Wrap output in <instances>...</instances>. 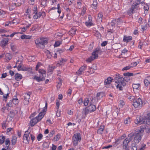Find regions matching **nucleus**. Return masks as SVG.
<instances>
[{"mask_svg":"<svg viewBox=\"0 0 150 150\" xmlns=\"http://www.w3.org/2000/svg\"><path fill=\"white\" fill-rule=\"evenodd\" d=\"M16 4L14 3L10 4L9 6V9L10 11H12L13 9L15 8L16 7H17Z\"/></svg>","mask_w":150,"mask_h":150,"instance_id":"c756f323","label":"nucleus"},{"mask_svg":"<svg viewBox=\"0 0 150 150\" xmlns=\"http://www.w3.org/2000/svg\"><path fill=\"white\" fill-rule=\"evenodd\" d=\"M15 80L17 81H20L22 78V76L18 73L16 74L14 76Z\"/></svg>","mask_w":150,"mask_h":150,"instance_id":"5701e85b","label":"nucleus"},{"mask_svg":"<svg viewBox=\"0 0 150 150\" xmlns=\"http://www.w3.org/2000/svg\"><path fill=\"white\" fill-rule=\"evenodd\" d=\"M134 133V141L135 143H138L141 141V130L138 129H137Z\"/></svg>","mask_w":150,"mask_h":150,"instance_id":"39448f33","label":"nucleus"},{"mask_svg":"<svg viewBox=\"0 0 150 150\" xmlns=\"http://www.w3.org/2000/svg\"><path fill=\"white\" fill-rule=\"evenodd\" d=\"M30 98V95L28 93H25L24 96V99L25 101L28 102Z\"/></svg>","mask_w":150,"mask_h":150,"instance_id":"7c9ffc66","label":"nucleus"},{"mask_svg":"<svg viewBox=\"0 0 150 150\" xmlns=\"http://www.w3.org/2000/svg\"><path fill=\"white\" fill-rule=\"evenodd\" d=\"M30 132L28 131H26L23 136V142L25 143H28L30 139L29 137Z\"/></svg>","mask_w":150,"mask_h":150,"instance_id":"1a4fd4ad","label":"nucleus"},{"mask_svg":"<svg viewBox=\"0 0 150 150\" xmlns=\"http://www.w3.org/2000/svg\"><path fill=\"white\" fill-rule=\"evenodd\" d=\"M61 44V42L59 41L56 42L54 44V46L55 47H57L59 46Z\"/></svg>","mask_w":150,"mask_h":150,"instance_id":"864d4df0","label":"nucleus"},{"mask_svg":"<svg viewBox=\"0 0 150 150\" xmlns=\"http://www.w3.org/2000/svg\"><path fill=\"white\" fill-rule=\"evenodd\" d=\"M123 75L125 76L129 77L130 76H134V74L133 73L127 72L124 73Z\"/></svg>","mask_w":150,"mask_h":150,"instance_id":"58836bf2","label":"nucleus"},{"mask_svg":"<svg viewBox=\"0 0 150 150\" xmlns=\"http://www.w3.org/2000/svg\"><path fill=\"white\" fill-rule=\"evenodd\" d=\"M5 139V137L2 135V136H0V144H3Z\"/></svg>","mask_w":150,"mask_h":150,"instance_id":"4c0bfd02","label":"nucleus"},{"mask_svg":"<svg viewBox=\"0 0 150 150\" xmlns=\"http://www.w3.org/2000/svg\"><path fill=\"white\" fill-rule=\"evenodd\" d=\"M142 6L143 11H144V16H145L148 13V10L149 9V6L147 4H145L144 3L141 2V6Z\"/></svg>","mask_w":150,"mask_h":150,"instance_id":"9d476101","label":"nucleus"},{"mask_svg":"<svg viewBox=\"0 0 150 150\" xmlns=\"http://www.w3.org/2000/svg\"><path fill=\"white\" fill-rule=\"evenodd\" d=\"M17 137L16 136H13L11 140V143L12 145H15L17 141Z\"/></svg>","mask_w":150,"mask_h":150,"instance_id":"e433bc0d","label":"nucleus"},{"mask_svg":"<svg viewBox=\"0 0 150 150\" xmlns=\"http://www.w3.org/2000/svg\"><path fill=\"white\" fill-rule=\"evenodd\" d=\"M129 142L127 141V140L126 139L123 142V147L124 149L125 150H129V149L127 147L128 143Z\"/></svg>","mask_w":150,"mask_h":150,"instance_id":"6ab92c4d","label":"nucleus"},{"mask_svg":"<svg viewBox=\"0 0 150 150\" xmlns=\"http://www.w3.org/2000/svg\"><path fill=\"white\" fill-rule=\"evenodd\" d=\"M104 95V93L103 92L98 93L96 96L97 100L99 99L102 98Z\"/></svg>","mask_w":150,"mask_h":150,"instance_id":"a878e982","label":"nucleus"},{"mask_svg":"<svg viewBox=\"0 0 150 150\" xmlns=\"http://www.w3.org/2000/svg\"><path fill=\"white\" fill-rule=\"evenodd\" d=\"M133 66H126L124 68H123L122 70L124 71V70H128L130 69Z\"/></svg>","mask_w":150,"mask_h":150,"instance_id":"49530a36","label":"nucleus"},{"mask_svg":"<svg viewBox=\"0 0 150 150\" xmlns=\"http://www.w3.org/2000/svg\"><path fill=\"white\" fill-rule=\"evenodd\" d=\"M104 128L103 125L100 126L99 129L98 130L97 133L99 134H101L103 133Z\"/></svg>","mask_w":150,"mask_h":150,"instance_id":"cd10ccee","label":"nucleus"},{"mask_svg":"<svg viewBox=\"0 0 150 150\" xmlns=\"http://www.w3.org/2000/svg\"><path fill=\"white\" fill-rule=\"evenodd\" d=\"M113 80L110 77H108L107 79H106L104 81V84L105 85H108L110 84Z\"/></svg>","mask_w":150,"mask_h":150,"instance_id":"393cba45","label":"nucleus"},{"mask_svg":"<svg viewBox=\"0 0 150 150\" xmlns=\"http://www.w3.org/2000/svg\"><path fill=\"white\" fill-rule=\"evenodd\" d=\"M16 5V6H20L23 2V0H13Z\"/></svg>","mask_w":150,"mask_h":150,"instance_id":"b1692460","label":"nucleus"},{"mask_svg":"<svg viewBox=\"0 0 150 150\" xmlns=\"http://www.w3.org/2000/svg\"><path fill=\"white\" fill-rule=\"evenodd\" d=\"M42 135L41 134H39L37 137L38 140V141L42 139Z\"/></svg>","mask_w":150,"mask_h":150,"instance_id":"09e8293b","label":"nucleus"},{"mask_svg":"<svg viewBox=\"0 0 150 150\" xmlns=\"http://www.w3.org/2000/svg\"><path fill=\"white\" fill-rule=\"evenodd\" d=\"M126 85V83L125 82V80L122 81L121 82H120L118 84L116 87L117 88H118L120 90H122V86H123Z\"/></svg>","mask_w":150,"mask_h":150,"instance_id":"2eb2a0df","label":"nucleus"},{"mask_svg":"<svg viewBox=\"0 0 150 150\" xmlns=\"http://www.w3.org/2000/svg\"><path fill=\"white\" fill-rule=\"evenodd\" d=\"M9 93H7L6 94H4L3 96V100L4 101L6 100L7 98L8 97Z\"/></svg>","mask_w":150,"mask_h":150,"instance_id":"c03bdc74","label":"nucleus"},{"mask_svg":"<svg viewBox=\"0 0 150 150\" xmlns=\"http://www.w3.org/2000/svg\"><path fill=\"white\" fill-rule=\"evenodd\" d=\"M81 140L80 134L79 133H76L74 134L72 137L73 145L74 146L77 145L78 142Z\"/></svg>","mask_w":150,"mask_h":150,"instance_id":"423d86ee","label":"nucleus"},{"mask_svg":"<svg viewBox=\"0 0 150 150\" xmlns=\"http://www.w3.org/2000/svg\"><path fill=\"white\" fill-rule=\"evenodd\" d=\"M30 69L29 68H27L23 66L21 61L18 67V71H27L29 70V69Z\"/></svg>","mask_w":150,"mask_h":150,"instance_id":"f8f14e48","label":"nucleus"},{"mask_svg":"<svg viewBox=\"0 0 150 150\" xmlns=\"http://www.w3.org/2000/svg\"><path fill=\"white\" fill-rule=\"evenodd\" d=\"M141 4V1L140 0H137L136 1L133 3L131 6L130 9L128 11V13L129 14L131 15L133 12L134 9L138 7L139 5Z\"/></svg>","mask_w":150,"mask_h":150,"instance_id":"0eeeda50","label":"nucleus"},{"mask_svg":"<svg viewBox=\"0 0 150 150\" xmlns=\"http://www.w3.org/2000/svg\"><path fill=\"white\" fill-rule=\"evenodd\" d=\"M146 117L143 118L142 120H141V124H142L141 126V132L145 130L147 133H149L150 132L149 127L145 123L150 126V112L147 113Z\"/></svg>","mask_w":150,"mask_h":150,"instance_id":"f257e3e1","label":"nucleus"},{"mask_svg":"<svg viewBox=\"0 0 150 150\" xmlns=\"http://www.w3.org/2000/svg\"><path fill=\"white\" fill-rule=\"evenodd\" d=\"M31 37V36H29L28 35H22L21 36V38L22 39H30Z\"/></svg>","mask_w":150,"mask_h":150,"instance_id":"c9c22d12","label":"nucleus"},{"mask_svg":"<svg viewBox=\"0 0 150 150\" xmlns=\"http://www.w3.org/2000/svg\"><path fill=\"white\" fill-rule=\"evenodd\" d=\"M100 49L99 48H96L94 52L92 53V56L90 57L86 60V61L91 62L94 59L98 57V53Z\"/></svg>","mask_w":150,"mask_h":150,"instance_id":"7ed1b4c3","label":"nucleus"},{"mask_svg":"<svg viewBox=\"0 0 150 150\" xmlns=\"http://www.w3.org/2000/svg\"><path fill=\"white\" fill-rule=\"evenodd\" d=\"M141 122V116L139 115L137 117L135 120V123L136 124H139Z\"/></svg>","mask_w":150,"mask_h":150,"instance_id":"2f4dec72","label":"nucleus"},{"mask_svg":"<svg viewBox=\"0 0 150 150\" xmlns=\"http://www.w3.org/2000/svg\"><path fill=\"white\" fill-rule=\"evenodd\" d=\"M67 60L66 59H65L63 58H62L60 60V62L59 63V64L60 65H63L64 64V62H66Z\"/></svg>","mask_w":150,"mask_h":150,"instance_id":"a19ab883","label":"nucleus"},{"mask_svg":"<svg viewBox=\"0 0 150 150\" xmlns=\"http://www.w3.org/2000/svg\"><path fill=\"white\" fill-rule=\"evenodd\" d=\"M60 138V136L59 135H56L54 138V139L55 141L58 140Z\"/></svg>","mask_w":150,"mask_h":150,"instance_id":"e2e57ef3","label":"nucleus"},{"mask_svg":"<svg viewBox=\"0 0 150 150\" xmlns=\"http://www.w3.org/2000/svg\"><path fill=\"white\" fill-rule=\"evenodd\" d=\"M42 15V13L40 12L38 13H37V14H34L33 16V18L34 19H37L40 18Z\"/></svg>","mask_w":150,"mask_h":150,"instance_id":"f704fd0d","label":"nucleus"},{"mask_svg":"<svg viewBox=\"0 0 150 150\" xmlns=\"http://www.w3.org/2000/svg\"><path fill=\"white\" fill-rule=\"evenodd\" d=\"M48 41V40L47 38H42L36 40L35 42L38 46H40L41 45L44 47L45 45L47 43Z\"/></svg>","mask_w":150,"mask_h":150,"instance_id":"20e7f679","label":"nucleus"},{"mask_svg":"<svg viewBox=\"0 0 150 150\" xmlns=\"http://www.w3.org/2000/svg\"><path fill=\"white\" fill-rule=\"evenodd\" d=\"M47 0H42L41 2V5L44 6L46 5V2Z\"/></svg>","mask_w":150,"mask_h":150,"instance_id":"de8ad7c7","label":"nucleus"},{"mask_svg":"<svg viewBox=\"0 0 150 150\" xmlns=\"http://www.w3.org/2000/svg\"><path fill=\"white\" fill-rule=\"evenodd\" d=\"M89 102L88 98H86L84 101L83 103L85 106H86L88 105V103Z\"/></svg>","mask_w":150,"mask_h":150,"instance_id":"79ce46f5","label":"nucleus"},{"mask_svg":"<svg viewBox=\"0 0 150 150\" xmlns=\"http://www.w3.org/2000/svg\"><path fill=\"white\" fill-rule=\"evenodd\" d=\"M40 121V120H39V119L37 117H36L35 118H32L30 122L31 126L32 127L34 126L38 122Z\"/></svg>","mask_w":150,"mask_h":150,"instance_id":"4468645a","label":"nucleus"},{"mask_svg":"<svg viewBox=\"0 0 150 150\" xmlns=\"http://www.w3.org/2000/svg\"><path fill=\"white\" fill-rule=\"evenodd\" d=\"M132 40V36L125 35L124 36L123 40L124 42H128Z\"/></svg>","mask_w":150,"mask_h":150,"instance_id":"aec40b11","label":"nucleus"},{"mask_svg":"<svg viewBox=\"0 0 150 150\" xmlns=\"http://www.w3.org/2000/svg\"><path fill=\"white\" fill-rule=\"evenodd\" d=\"M43 112V111L42 110V111L40 113L38 116L37 117H36L38 118L39 119V120H40L43 118L44 116V115H45L44 112Z\"/></svg>","mask_w":150,"mask_h":150,"instance_id":"c85d7f7f","label":"nucleus"},{"mask_svg":"<svg viewBox=\"0 0 150 150\" xmlns=\"http://www.w3.org/2000/svg\"><path fill=\"white\" fill-rule=\"evenodd\" d=\"M18 112L17 111H15L14 112H10V114L7 117V119L9 118L11 120H12L14 116Z\"/></svg>","mask_w":150,"mask_h":150,"instance_id":"a211bd4d","label":"nucleus"},{"mask_svg":"<svg viewBox=\"0 0 150 150\" xmlns=\"http://www.w3.org/2000/svg\"><path fill=\"white\" fill-rule=\"evenodd\" d=\"M19 103V100L17 98H13L12 100H10L8 103L7 104V106H10L11 107L12 106V103H13L14 104H17Z\"/></svg>","mask_w":150,"mask_h":150,"instance_id":"9b49d317","label":"nucleus"},{"mask_svg":"<svg viewBox=\"0 0 150 150\" xmlns=\"http://www.w3.org/2000/svg\"><path fill=\"white\" fill-rule=\"evenodd\" d=\"M130 123V120L129 119H127L124 121V123L125 124H129Z\"/></svg>","mask_w":150,"mask_h":150,"instance_id":"680f3d73","label":"nucleus"},{"mask_svg":"<svg viewBox=\"0 0 150 150\" xmlns=\"http://www.w3.org/2000/svg\"><path fill=\"white\" fill-rule=\"evenodd\" d=\"M141 100L140 98H139L137 100L135 99L134 101H133V105L135 108H137L140 105L139 100Z\"/></svg>","mask_w":150,"mask_h":150,"instance_id":"f3484780","label":"nucleus"},{"mask_svg":"<svg viewBox=\"0 0 150 150\" xmlns=\"http://www.w3.org/2000/svg\"><path fill=\"white\" fill-rule=\"evenodd\" d=\"M56 67L55 66H50L49 67L48 69V72H50V74H52L53 72V70Z\"/></svg>","mask_w":150,"mask_h":150,"instance_id":"473e14b6","label":"nucleus"},{"mask_svg":"<svg viewBox=\"0 0 150 150\" xmlns=\"http://www.w3.org/2000/svg\"><path fill=\"white\" fill-rule=\"evenodd\" d=\"M10 144V141L9 138L6 139L5 141V144L6 145L9 146Z\"/></svg>","mask_w":150,"mask_h":150,"instance_id":"5fc2aeb1","label":"nucleus"},{"mask_svg":"<svg viewBox=\"0 0 150 150\" xmlns=\"http://www.w3.org/2000/svg\"><path fill=\"white\" fill-rule=\"evenodd\" d=\"M144 83L146 86H148L150 83V76H147L144 80Z\"/></svg>","mask_w":150,"mask_h":150,"instance_id":"4be33fe9","label":"nucleus"},{"mask_svg":"<svg viewBox=\"0 0 150 150\" xmlns=\"http://www.w3.org/2000/svg\"><path fill=\"white\" fill-rule=\"evenodd\" d=\"M76 30L74 29H72L71 30L69 31L70 33L73 35H74L76 33Z\"/></svg>","mask_w":150,"mask_h":150,"instance_id":"052dcab7","label":"nucleus"},{"mask_svg":"<svg viewBox=\"0 0 150 150\" xmlns=\"http://www.w3.org/2000/svg\"><path fill=\"white\" fill-rule=\"evenodd\" d=\"M103 16V15L102 14L100 13H98V17L97 18V20L100 23L102 21V17Z\"/></svg>","mask_w":150,"mask_h":150,"instance_id":"bb28decb","label":"nucleus"},{"mask_svg":"<svg viewBox=\"0 0 150 150\" xmlns=\"http://www.w3.org/2000/svg\"><path fill=\"white\" fill-rule=\"evenodd\" d=\"M134 135V133H131L128 135V137L126 138V139L127 140V141L130 142L133 139Z\"/></svg>","mask_w":150,"mask_h":150,"instance_id":"412c9836","label":"nucleus"},{"mask_svg":"<svg viewBox=\"0 0 150 150\" xmlns=\"http://www.w3.org/2000/svg\"><path fill=\"white\" fill-rule=\"evenodd\" d=\"M116 24V19L112 20L110 23V24L112 26H114Z\"/></svg>","mask_w":150,"mask_h":150,"instance_id":"8fccbe9b","label":"nucleus"},{"mask_svg":"<svg viewBox=\"0 0 150 150\" xmlns=\"http://www.w3.org/2000/svg\"><path fill=\"white\" fill-rule=\"evenodd\" d=\"M97 4V0H94L93 3L92 4V6H93V7L94 9H96V6Z\"/></svg>","mask_w":150,"mask_h":150,"instance_id":"37998d69","label":"nucleus"},{"mask_svg":"<svg viewBox=\"0 0 150 150\" xmlns=\"http://www.w3.org/2000/svg\"><path fill=\"white\" fill-rule=\"evenodd\" d=\"M115 82L117 83H119L122 81L124 80V78L121 77L119 75H116L115 77Z\"/></svg>","mask_w":150,"mask_h":150,"instance_id":"ddd939ff","label":"nucleus"},{"mask_svg":"<svg viewBox=\"0 0 150 150\" xmlns=\"http://www.w3.org/2000/svg\"><path fill=\"white\" fill-rule=\"evenodd\" d=\"M5 58L7 61H9L11 59V56L9 53H7L5 55Z\"/></svg>","mask_w":150,"mask_h":150,"instance_id":"72a5a7b5","label":"nucleus"},{"mask_svg":"<svg viewBox=\"0 0 150 150\" xmlns=\"http://www.w3.org/2000/svg\"><path fill=\"white\" fill-rule=\"evenodd\" d=\"M108 41H104L101 44V45L102 46H105L107 44Z\"/></svg>","mask_w":150,"mask_h":150,"instance_id":"774afa93","label":"nucleus"},{"mask_svg":"<svg viewBox=\"0 0 150 150\" xmlns=\"http://www.w3.org/2000/svg\"><path fill=\"white\" fill-rule=\"evenodd\" d=\"M42 64L40 62H38L37 64L36 65V66L35 68V70L36 71H37L39 69V68L40 67V65H41Z\"/></svg>","mask_w":150,"mask_h":150,"instance_id":"0e129e2a","label":"nucleus"},{"mask_svg":"<svg viewBox=\"0 0 150 150\" xmlns=\"http://www.w3.org/2000/svg\"><path fill=\"white\" fill-rule=\"evenodd\" d=\"M86 68V65H84L83 66H82L79 69L80 70H81L83 71H84L85 69Z\"/></svg>","mask_w":150,"mask_h":150,"instance_id":"13d9d810","label":"nucleus"},{"mask_svg":"<svg viewBox=\"0 0 150 150\" xmlns=\"http://www.w3.org/2000/svg\"><path fill=\"white\" fill-rule=\"evenodd\" d=\"M55 132L54 130H52L51 132H50L49 134V136L50 137H52L53 135L54 134Z\"/></svg>","mask_w":150,"mask_h":150,"instance_id":"603ef678","label":"nucleus"},{"mask_svg":"<svg viewBox=\"0 0 150 150\" xmlns=\"http://www.w3.org/2000/svg\"><path fill=\"white\" fill-rule=\"evenodd\" d=\"M47 101H46L45 103V107L44 108V109L43 110V112H46L47 110Z\"/></svg>","mask_w":150,"mask_h":150,"instance_id":"338daca9","label":"nucleus"},{"mask_svg":"<svg viewBox=\"0 0 150 150\" xmlns=\"http://www.w3.org/2000/svg\"><path fill=\"white\" fill-rule=\"evenodd\" d=\"M8 39L7 38H4L0 42V45L1 46L4 47L5 46L8 44Z\"/></svg>","mask_w":150,"mask_h":150,"instance_id":"dca6fc26","label":"nucleus"},{"mask_svg":"<svg viewBox=\"0 0 150 150\" xmlns=\"http://www.w3.org/2000/svg\"><path fill=\"white\" fill-rule=\"evenodd\" d=\"M128 98L131 101H132V100H133V101H134L135 100V97L133 96H129V97Z\"/></svg>","mask_w":150,"mask_h":150,"instance_id":"69168bd1","label":"nucleus"},{"mask_svg":"<svg viewBox=\"0 0 150 150\" xmlns=\"http://www.w3.org/2000/svg\"><path fill=\"white\" fill-rule=\"evenodd\" d=\"M11 50L13 51H15L16 49V47L13 44H11Z\"/></svg>","mask_w":150,"mask_h":150,"instance_id":"3c124183","label":"nucleus"},{"mask_svg":"<svg viewBox=\"0 0 150 150\" xmlns=\"http://www.w3.org/2000/svg\"><path fill=\"white\" fill-rule=\"evenodd\" d=\"M38 71L40 74L39 76H35L34 79H36L38 82H40L45 79L46 76V71L43 69H39Z\"/></svg>","mask_w":150,"mask_h":150,"instance_id":"f03ea898","label":"nucleus"},{"mask_svg":"<svg viewBox=\"0 0 150 150\" xmlns=\"http://www.w3.org/2000/svg\"><path fill=\"white\" fill-rule=\"evenodd\" d=\"M33 14H37V8L35 6L33 8Z\"/></svg>","mask_w":150,"mask_h":150,"instance_id":"4d7b16f0","label":"nucleus"},{"mask_svg":"<svg viewBox=\"0 0 150 150\" xmlns=\"http://www.w3.org/2000/svg\"><path fill=\"white\" fill-rule=\"evenodd\" d=\"M147 29V26L146 25V23H145L144 25H142L141 26V30L144 31Z\"/></svg>","mask_w":150,"mask_h":150,"instance_id":"a18cd8bd","label":"nucleus"},{"mask_svg":"<svg viewBox=\"0 0 150 150\" xmlns=\"http://www.w3.org/2000/svg\"><path fill=\"white\" fill-rule=\"evenodd\" d=\"M96 109V107L95 105L93 104H90L89 105L85 108V114H88L89 112H91L94 111Z\"/></svg>","mask_w":150,"mask_h":150,"instance_id":"6e6552de","label":"nucleus"},{"mask_svg":"<svg viewBox=\"0 0 150 150\" xmlns=\"http://www.w3.org/2000/svg\"><path fill=\"white\" fill-rule=\"evenodd\" d=\"M140 86L139 83L134 84L133 85V88L134 89H138Z\"/></svg>","mask_w":150,"mask_h":150,"instance_id":"ea45409f","label":"nucleus"},{"mask_svg":"<svg viewBox=\"0 0 150 150\" xmlns=\"http://www.w3.org/2000/svg\"><path fill=\"white\" fill-rule=\"evenodd\" d=\"M125 105V102L122 100H121L120 101V105L121 107Z\"/></svg>","mask_w":150,"mask_h":150,"instance_id":"bf43d9fd","label":"nucleus"},{"mask_svg":"<svg viewBox=\"0 0 150 150\" xmlns=\"http://www.w3.org/2000/svg\"><path fill=\"white\" fill-rule=\"evenodd\" d=\"M95 102H96V100L95 99V98L94 97L92 98L89 104H93Z\"/></svg>","mask_w":150,"mask_h":150,"instance_id":"6e6d98bb","label":"nucleus"}]
</instances>
